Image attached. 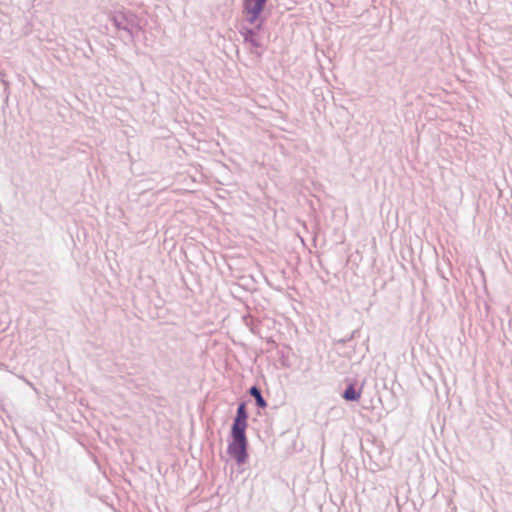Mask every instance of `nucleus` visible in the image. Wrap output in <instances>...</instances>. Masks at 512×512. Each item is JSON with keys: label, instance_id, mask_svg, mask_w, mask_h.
<instances>
[{"label": "nucleus", "instance_id": "nucleus-1", "mask_svg": "<svg viewBox=\"0 0 512 512\" xmlns=\"http://www.w3.org/2000/svg\"><path fill=\"white\" fill-rule=\"evenodd\" d=\"M246 430L232 429V440L228 446V453L236 459L238 463H244L247 458V438Z\"/></svg>", "mask_w": 512, "mask_h": 512}, {"label": "nucleus", "instance_id": "nucleus-2", "mask_svg": "<svg viewBox=\"0 0 512 512\" xmlns=\"http://www.w3.org/2000/svg\"><path fill=\"white\" fill-rule=\"evenodd\" d=\"M266 1L267 0H243V12L249 23L253 24L256 22L264 10Z\"/></svg>", "mask_w": 512, "mask_h": 512}, {"label": "nucleus", "instance_id": "nucleus-5", "mask_svg": "<svg viewBox=\"0 0 512 512\" xmlns=\"http://www.w3.org/2000/svg\"><path fill=\"white\" fill-rule=\"evenodd\" d=\"M343 397L346 399V400H358L360 395L355 391L354 387L353 386H349L345 392H344V395Z\"/></svg>", "mask_w": 512, "mask_h": 512}, {"label": "nucleus", "instance_id": "nucleus-3", "mask_svg": "<svg viewBox=\"0 0 512 512\" xmlns=\"http://www.w3.org/2000/svg\"><path fill=\"white\" fill-rule=\"evenodd\" d=\"M247 418L248 415L246 413L245 404L242 403L239 405L237 409V415L234 419V423L232 425V429H240V430H246L247 428Z\"/></svg>", "mask_w": 512, "mask_h": 512}, {"label": "nucleus", "instance_id": "nucleus-4", "mask_svg": "<svg viewBox=\"0 0 512 512\" xmlns=\"http://www.w3.org/2000/svg\"><path fill=\"white\" fill-rule=\"evenodd\" d=\"M250 393L252 396L255 397V400H256L258 406H260V407L266 406V402L264 401L260 391L256 387H252L250 390Z\"/></svg>", "mask_w": 512, "mask_h": 512}]
</instances>
